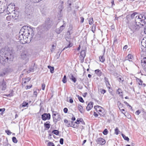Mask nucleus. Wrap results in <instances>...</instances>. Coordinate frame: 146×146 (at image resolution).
Returning <instances> with one entry per match:
<instances>
[{
	"label": "nucleus",
	"instance_id": "680f3d73",
	"mask_svg": "<svg viewBox=\"0 0 146 146\" xmlns=\"http://www.w3.org/2000/svg\"><path fill=\"white\" fill-rule=\"evenodd\" d=\"M72 120L73 121H75L76 120V118L74 116L73 117L71 118Z\"/></svg>",
	"mask_w": 146,
	"mask_h": 146
},
{
	"label": "nucleus",
	"instance_id": "4468645a",
	"mask_svg": "<svg viewBox=\"0 0 146 146\" xmlns=\"http://www.w3.org/2000/svg\"><path fill=\"white\" fill-rule=\"evenodd\" d=\"M97 141L98 144L101 145H104L106 143L105 140L102 138H99L97 139Z\"/></svg>",
	"mask_w": 146,
	"mask_h": 146
},
{
	"label": "nucleus",
	"instance_id": "c9c22d12",
	"mask_svg": "<svg viewBox=\"0 0 146 146\" xmlns=\"http://www.w3.org/2000/svg\"><path fill=\"white\" fill-rule=\"evenodd\" d=\"M117 105L119 109H120V108H122L123 107V104L120 102L119 101L117 102Z\"/></svg>",
	"mask_w": 146,
	"mask_h": 146
},
{
	"label": "nucleus",
	"instance_id": "79ce46f5",
	"mask_svg": "<svg viewBox=\"0 0 146 146\" xmlns=\"http://www.w3.org/2000/svg\"><path fill=\"white\" fill-rule=\"evenodd\" d=\"M106 86L107 87V88L108 89H110V83H109V82H106Z\"/></svg>",
	"mask_w": 146,
	"mask_h": 146
},
{
	"label": "nucleus",
	"instance_id": "58836bf2",
	"mask_svg": "<svg viewBox=\"0 0 146 146\" xmlns=\"http://www.w3.org/2000/svg\"><path fill=\"white\" fill-rule=\"evenodd\" d=\"M100 92L102 94H104L106 92V90L103 89H100Z\"/></svg>",
	"mask_w": 146,
	"mask_h": 146
},
{
	"label": "nucleus",
	"instance_id": "603ef678",
	"mask_svg": "<svg viewBox=\"0 0 146 146\" xmlns=\"http://www.w3.org/2000/svg\"><path fill=\"white\" fill-rule=\"evenodd\" d=\"M124 103L127 106H129V107H130L131 108H132V107H131V106H130L129 104L127 103L126 102H124Z\"/></svg>",
	"mask_w": 146,
	"mask_h": 146
},
{
	"label": "nucleus",
	"instance_id": "49530a36",
	"mask_svg": "<svg viewBox=\"0 0 146 146\" xmlns=\"http://www.w3.org/2000/svg\"><path fill=\"white\" fill-rule=\"evenodd\" d=\"M93 115L95 117H97L98 116V113L94 111Z\"/></svg>",
	"mask_w": 146,
	"mask_h": 146
},
{
	"label": "nucleus",
	"instance_id": "f704fd0d",
	"mask_svg": "<svg viewBox=\"0 0 146 146\" xmlns=\"http://www.w3.org/2000/svg\"><path fill=\"white\" fill-rule=\"evenodd\" d=\"M62 81L64 83H66V82H67V80H66V75H64V77L62 79Z\"/></svg>",
	"mask_w": 146,
	"mask_h": 146
},
{
	"label": "nucleus",
	"instance_id": "ea45409f",
	"mask_svg": "<svg viewBox=\"0 0 146 146\" xmlns=\"http://www.w3.org/2000/svg\"><path fill=\"white\" fill-rule=\"evenodd\" d=\"M108 131L107 129H105L103 132V133L104 135H106L108 134Z\"/></svg>",
	"mask_w": 146,
	"mask_h": 146
},
{
	"label": "nucleus",
	"instance_id": "a878e982",
	"mask_svg": "<svg viewBox=\"0 0 146 146\" xmlns=\"http://www.w3.org/2000/svg\"><path fill=\"white\" fill-rule=\"evenodd\" d=\"M13 90H11V93L8 94H4V96H6L7 97H11L13 96Z\"/></svg>",
	"mask_w": 146,
	"mask_h": 146
},
{
	"label": "nucleus",
	"instance_id": "4d7b16f0",
	"mask_svg": "<svg viewBox=\"0 0 146 146\" xmlns=\"http://www.w3.org/2000/svg\"><path fill=\"white\" fill-rule=\"evenodd\" d=\"M64 122L65 123L68 124V121L66 119H65L64 120Z\"/></svg>",
	"mask_w": 146,
	"mask_h": 146
},
{
	"label": "nucleus",
	"instance_id": "c85d7f7f",
	"mask_svg": "<svg viewBox=\"0 0 146 146\" xmlns=\"http://www.w3.org/2000/svg\"><path fill=\"white\" fill-rule=\"evenodd\" d=\"M77 97H78V99L80 102L82 103H84V100L80 96L78 95L77 96Z\"/></svg>",
	"mask_w": 146,
	"mask_h": 146
},
{
	"label": "nucleus",
	"instance_id": "4be33fe9",
	"mask_svg": "<svg viewBox=\"0 0 146 146\" xmlns=\"http://www.w3.org/2000/svg\"><path fill=\"white\" fill-rule=\"evenodd\" d=\"M78 110L80 111V112L82 113L84 112V111L83 108L82 106L80 104H78Z\"/></svg>",
	"mask_w": 146,
	"mask_h": 146
},
{
	"label": "nucleus",
	"instance_id": "864d4df0",
	"mask_svg": "<svg viewBox=\"0 0 146 146\" xmlns=\"http://www.w3.org/2000/svg\"><path fill=\"white\" fill-rule=\"evenodd\" d=\"M128 46L127 45H125L123 47V49L125 51L126 49L127 48Z\"/></svg>",
	"mask_w": 146,
	"mask_h": 146
},
{
	"label": "nucleus",
	"instance_id": "a19ab883",
	"mask_svg": "<svg viewBox=\"0 0 146 146\" xmlns=\"http://www.w3.org/2000/svg\"><path fill=\"white\" fill-rule=\"evenodd\" d=\"M96 26L95 25L93 24L92 27V31L94 33L95 31Z\"/></svg>",
	"mask_w": 146,
	"mask_h": 146
},
{
	"label": "nucleus",
	"instance_id": "a18cd8bd",
	"mask_svg": "<svg viewBox=\"0 0 146 146\" xmlns=\"http://www.w3.org/2000/svg\"><path fill=\"white\" fill-rule=\"evenodd\" d=\"M5 108H3L2 109H0V111H2V112L1 113V114H3V112L5 111Z\"/></svg>",
	"mask_w": 146,
	"mask_h": 146
},
{
	"label": "nucleus",
	"instance_id": "69168bd1",
	"mask_svg": "<svg viewBox=\"0 0 146 146\" xmlns=\"http://www.w3.org/2000/svg\"><path fill=\"white\" fill-rule=\"evenodd\" d=\"M88 76L90 78L91 76V75H90V74H89Z\"/></svg>",
	"mask_w": 146,
	"mask_h": 146
},
{
	"label": "nucleus",
	"instance_id": "052dcab7",
	"mask_svg": "<svg viewBox=\"0 0 146 146\" xmlns=\"http://www.w3.org/2000/svg\"><path fill=\"white\" fill-rule=\"evenodd\" d=\"M104 80L105 81V82H109L108 79L106 77H105L104 78Z\"/></svg>",
	"mask_w": 146,
	"mask_h": 146
},
{
	"label": "nucleus",
	"instance_id": "cd10ccee",
	"mask_svg": "<svg viewBox=\"0 0 146 146\" xmlns=\"http://www.w3.org/2000/svg\"><path fill=\"white\" fill-rule=\"evenodd\" d=\"M52 133L56 135H58L59 134V131L56 130H54L52 131Z\"/></svg>",
	"mask_w": 146,
	"mask_h": 146
},
{
	"label": "nucleus",
	"instance_id": "5701e85b",
	"mask_svg": "<svg viewBox=\"0 0 146 146\" xmlns=\"http://www.w3.org/2000/svg\"><path fill=\"white\" fill-rule=\"evenodd\" d=\"M27 52L25 51H23L21 53V56L23 58H26L27 56Z\"/></svg>",
	"mask_w": 146,
	"mask_h": 146
},
{
	"label": "nucleus",
	"instance_id": "de8ad7c7",
	"mask_svg": "<svg viewBox=\"0 0 146 146\" xmlns=\"http://www.w3.org/2000/svg\"><path fill=\"white\" fill-rule=\"evenodd\" d=\"M64 140L63 138H61L60 140V144L62 145L63 143Z\"/></svg>",
	"mask_w": 146,
	"mask_h": 146
},
{
	"label": "nucleus",
	"instance_id": "5fc2aeb1",
	"mask_svg": "<svg viewBox=\"0 0 146 146\" xmlns=\"http://www.w3.org/2000/svg\"><path fill=\"white\" fill-rule=\"evenodd\" d=\"M80 19H81V23H82L84 21V19L83 17H81L80 18Z\"/></svg>",
	"mask_w": 146,
	"mask_h": 146
},
{
	"label": "nucleus",
	"instance_id": "bb28decb",
	"mask_svg": "<svg viewBox=\"0 0 146 146\" xmlns=\"http://www.w3.org/2000/svg\"><path fill=\"white\" fill-rule=\"evenodd\" d=\"M99 60L100 62H103L105 61V59L103 56H100L99 57Z\"/></svg>",
	"mask_w": 146,
	"mask_h": 146
},
{
	"label": "nucleus",
	"instance_id": "6e6552de",
	"mask_svg": "<svg viewBox=\"0 0 146 146\" xmlns=\"http://www.w3.org/2000/svg\"><path fill=\"white\" fill-rule=\"evenodd\" d=\"M42 118L43 120L45 121L50 119L51 116L49 113H44L41 115Z\"/></svg>",
	"mask_w": 146,
	"mask_h": 146
},
{
	"label": "nucleus",
	"instance_id": "2f4dec72",
	"mask_svg": "<svg viewBox=\"0 0 146 146\" xmlns=\"http://www.w3.org/2000/svg\"><path fill=\"white\" fill-rule=\"evenodd\" d=\"M28 103L26 102H24L22 104V106L24 108L26 106L28 107L27 105H28Z\"/></svg>",
	"mask_w": 146,
	"mask_h": 146
},
{
	"label": "nucleus",
	"instance_id": "a211bd4d",
	"mask_svg": "<svg viewBox=\"0 0 146 146\" xmlns=\"http://www.w3.org/2000/svg\"><path fill=\"white\" fill-rule=\"evenodd\" d=\"M116 93L118 94L119 96H121L122 98L123 97V92L121 89L119 88L117 90Z\"/></svg>",
	"mask_w": 146,
	"mask_h": 146
},
{
	"label": "nucleus",
	"instance_id": "338daca9",
	"mask_svg": "<svg viewBox=\"0 0 146 146\" xmlns=\"http://www.w3.org/2000/svg\"><path fill=\"white\" fill-rule=\"evenodd\" d=\"M18 117V115L17 114H16L15 115V118H16L17 117Z\"/></svg>",
	"mask_w": 146,
	"mask_h": 146
},
{
	"label": "nucleus",
	"instance_id": "1a4fd4ad",
	"mask_svg": "<svg viewBox=\"0 0 146 146\" xmlns=\"http://www.w3.org/2000/svg\"><path fill=\"white\" fill-rule=\"evenodd\" d=\"M85 55L86 53L85 51L84 50H82L79 56V60L81 63H83L84 62Z\"/></svg>",
	"mask_w": 146,
	"mask_h": 146
},
{
	"label": "nucleus",
	"instance_id": "f8f14e48",
	"mask_svg": "<svg viewBox=\"0 0 146 146\" xmlns=\"http://www.w3.org/2000/svg\"><path fill=\"white\" fill-rule=\"evenodd\" d=\"M15 14L13 13L12 15L7 16L6 17L7 20L8 21H13L14 19H16L15 18Z\"/></svg>",
	"mask_w": 146,
	"mask_h": 146
},
{
	"label": "nucleus",
	"instance_id": "9d476101",
	"mask_svg": "<svg viewBox=\"0 0 146 146\" xmlns=\"http://www.w3.org/2000/svg\"><path fill=\"white\" fill-rule=\"evenodd\" d=\"M94 108L97 112H99L98 113L100 115H102L103 112L102 110V107L99 106H94Z\"/></svg>",
	"mask_w": 146,
	"mask_h": 146
},
{
	"label": "nucleus",
	"instance_id": "0eeeda50",
	"mask_svg": "<svg viewBox=\"0 0 146 146\" xmlns=\"http://www.w3.org/2000/svg\"><path fill=\"white\" fill-rule=\"evenodd\" d=\"M52 116L54 121L57 122L61 119V115L57 112H53Z\"/></svg>",
	"mask_w": 146,
	"mask_h": 146
},
{
	"label": "nucleus",
	"instance_id": "2eb2a0df",
	"mask_svg": "<svg viewBox=\"0 0 146 146\" xmlns=\"http://www.w3.org/2000/svg\"><path fill=\"white\" fill-rule=\"evenodd\" d=\"M133 56L131 54H129L125 58V60H128L130 62H132L133 59Z\"/></svg>",
	"mask_w": 146,
	"mask_h": 146
},
{
	"label": "nucleus",
	"instance_id": "6e6d98bb",
	"mask_svg": "<svg viewBox=\"0 0 146 146\" xmlns=\"http://www.w3.org/2000/svg\"><path fill=\"white\" fill-rule=\"evenodd\" d=\"M34 95L35 96V97H36L37 96V92L36 91H34Z\"/></svg>",
	"mask_w": 146,
	"mask_h": 146
},
{
	"label": "nucleus",
	"instance_id": "39448f33",
	"mask_svg": "<svg viewBox=\"0 0 146 146\" xmlns=\"http://www.w3.org/2000/svg\"><path fill=\"white\" fill-rule=\"evenodd\" d=\"M31 80V78L29 77H26L23 78L22 80V85L23 86H25V88L27 90L31 88L33 86L32 84H30L29 85H27L28 83Z\"/></svg>",
	"mask_w": 146,
	"mask_h": 146
},
{
	"label": "nucleus",
	"instance_id": "774afa93",
	"mask_svg": "<svg viewBox=\"0 0 146 146\" xmlns=\"http://www.w3.org/2000/svg\"><path fill=\"white\" fill-rule=\"evenodd\" d=\"M3 0H0V5L1 4Z\"/></svg>",
	"mask_w": 146,
	"mask_h": 146
},
{
	"label": "nucleus",
	"instance_id": "20e7f679",
	"mask_svg": "<svg viewBox=\"0 0 146 146\" xmlns=\"http://www.w3.org/2000/svg\"><path fill=\"white\" fill-rule=\"evenodd\" d=\"M4 52L2 50H0V62L3 64L7 62L9 60L8 57L7 56L6 53H4Z\"/></svg>",
	"mask_w": 146,
	"mask_h": 146
},
{
	"label": "nucleus",
	"instance_id": "b1692460",
	"mask_svg": "<svg viewBox=\"0 0 146 146\" xmlns=\"http://www.w3.org/2000/svg\"><path fill=\"white\" fill-rule=\"evenodd\" d=\"M91 109V103L90 102L88 105L86 109L88 111L90 110Z\"/></svg>",
	"mask_w": 146,
	"mask_h": 146
},
{
	"label": "nucleus",
	"instance_id": "72a5a7b5",
	"mask_svg": "<svg viewBox=\"0 0 146 146\" xmlns=\"http://www.w3.org/2000/svg\"><path fill=\"white\" fill-rule=\"evenodd\" d=\"M47 146H55V145L53 143L49 141L48 143Z\"/></svg>",
	"mask_w": 146,
	"mask_h": 146
},
{
	"label": "nucleus",
	"instance_id": "dca6fc26",
	"mask_svg": "<svg viewBox=\"0 0 146 146\" xmlns=\"http://www.w3.org/2000/svg\"><path fill=\"white\" fill-rule=\"evenodd\" d=\"M50 122L49 121H46L44 123V126L45 129L48 130L50 128Z\"/></svg>",
	"mask_w": 146,
	"mask_h": 146
},
{
	"label": "nucleus",
	"instance_id": "3c124183",
	"mask_svg": "<svg viewBox=\"0 0 146 146\" xmlns=\"http://www.w3.org/2000/svg\"><path fill=\"white\" fill-rule=\"evenodd\" d=\"M117 80L119 82H120V81H121L123 82L124 81L123 79L122 80V78L120 77L118 78H117Z\"/></svg>",
	"mask_w": 146,
	"mask_h": 146
},
{
	"label": "nucleus",
	"instance_id": "f03ea898",
	"mask_svg": "<svg viewBox=\"0 0 146 146\" xmlns=\"http://www.w3.org/2000/svg\"><path fill=\"white\" fill-rule=\"evenodd\" d=\"M126 23L129 28L130 29L133 33L138 31L140 28L142 27L141 25L139 24L135 21L128 22Z\"/></svg>",
	"mask_w": 146,
	"mask_h": 146
},
{
	"label": "nucleus",
	"instance_id": "aec40b11",
	"mask_svg": "<svg viewBox=\"0 0 146 146\" xmlns=\"http://www.w3.org/2000/svg\"><path fill=\"white\" fill-rule=\"evenodd\" d=\"M7 10L9 12V13H10L14 11V9L13 8L12 6L9 5L7 8Z\"/></svg>",
	"mask_w": 146,
	"mask_h": 146
},
{
	"label": "nucleus",
	"instance_id": "f257e3e1",
	"mask_svg": "<svg viewBox=\"0 0 146 146\" xmlns=\"http://www.w3.org/2000/svg\"><path fill=\"white\" fill-rule=\"evenodd\" d=\"M33 31L28 27L23 26L21 29L19 33V39L23 44L27 42L29 37H30V34L32 33Z\"/></svg>",
	"mask_w": 146,
	"mask_h": 146
},
{
	"label": "nucleus",
	"instance_id": "412c9836",
	"mask_svg": "<svg viewBox=\"0 0 146 146\" xmlns=\"http://www.w3.org/2000/svg\"><path fill=\"white\" fill-rule=\"evenodd\" d=\"M95 73L98 76H100L102 75V72L99 69L96 70H95Z\"/></svg>",
	"mask_w": 146,
	"mask_h": 146
},
{
	"label": "nucleus",
	"instance_id": "f3484780",
	"mask_svg": "<svg viewBox=\"0 0 146 146\" xmlns=\"http://www.w3.org/2000/svg\"><path fill=\"white\" fill-rule=\"evenodd\" d=\"M71 123V125L70 123L67 124L68 126V127L71 126L74 128H78L79 125L75 123V122H73L72 121Z\"/></svg>",
	"mask_w": 146,
	"mask_h": 146
},
{
	"label": "nucleus",
	"instance_id": "4c0bfd02",
	"mask_svg": "<svg viewBox=\"0 0 146 146\" xmlns=\"http://www.w3.org/2000/svg\"><path fill=\"white\" fill-rule=\"evenodd\" d=\"M119 130L117 127H116L115 129V133L117 135L119 134Z\"/></svg>",
	"mask_w": 146,
	"mask_h": 146
},
{
	"label": "nucleus",
	"instance_id": "e433bc0d",
	"mask_svg": "<svg viewBox=\"0 0 146 146\" xmlns=\"http://www.w3.org/2000/svg\"><path fill=\"white\" fill-rule=\"evenodd\" d=\"M12 141L15 143H17L18 142L17 139L15 137H13Z\"/></svg>",
	"mask_w": 146,
	"mask_h": 146
},
{
	"label": "nucleus",
	"instance_id": "bf43d9fd",
	"mask_svg": "<svg viewBox=\"0 0 146 146\" xmlns=\"http://www.w3.org/2000/svg\"><path fill=\"white\" fill-rule=\"evenodd\" d=\"M69 102L70 103H72L73 102V101L72 98H70V99Z\"/></svg>",
	"mask_w": 146,
	"mask_h": 146
},
{
	"label": "nucleus",
	"instance_id": "e2e57ef3",
	"mask_svg": "<svg viewBox=\"0 0 146 146\" xmlns=\"http://www.w3.org/2000/svg\"><path fill=\"white\" fill-rule=\"evenodd\" d=\"M80 49V45L77 48V50H79Z\"/></svg>",
	"mask_w": 146,
	"mask_h": 146
},
{
	"label": "nucleus",
	"instance_id": "ddd939ff",
	"mask_svg": "<svg viewBox=\"0 0 146 146\" xmlns=\"http://www.w3.org/2000/svg\"><path fill=\"white\" fill-rule=\"evenodd\" d=\"M75 123L78 125L80 123L84 125H85V123L83 119L81 118H78L75 122Z\"/></svg>",
	"mask_w": 146,
	"mask_h": 146
},
{
	"label": "nucleus",
	"instance_id": "c756f323",
	"mask_svg": "<svg viewBox=\"0 0 146 146\" xmlns=\"http://www.w3.org/2000/svg\"><path fill=\"white\" fill-rule=\"evenodd\" d=\"M70 79L74 82V83H75L76 81V78L74 77L73 75L71 76V78Z\"/></svg>",
	"mask_w": 146,
	"mask_h": 146
},
{
	"label": "nucleus",
	"instance_id": "37998d69",
	"mask_svg": "<svg viewBox=\"0 0 146 146\" xmlns=\"http://www.w3.org/2000/svg\"><path fill=\"white\" fill-rule=\"evenodd\" d=\"M5 132L9 135H10L11 133V132L9 130H6Z\"/></svg>",
	"mask_w": 146,
	"mask_h": 146
},
{
	"label": "nucleus",
	"instance_id": "7ed1b4c3",
	"mask_svg": "<svg viewBox=\"0 0 146 146\" xmlns=\"http://www.w3.org/2000/svg\"><path fill=\"white\" fill-rule=\"evenodd\" d=\"M135 21L139 24L142 25L141 26H144L146 23V18L145 16L142 14H138L135 19Z\"/></svg>",
	"mask_w": 146,
	"mask_h": 146
},
{
	"label": "nucleus",
	"instance_id": "393cba45",
	"mask_svg": "<svg viewBox=\"0 0 146 146\" xmlns=\"http://www.w3.org/2000/svg\"><path fill=\"white\" fill-rule=\"evenodd\" d=\"M48 68L50 69V71L51 73H53L54 72V68L53 67L50 66H48Z\"/></svg>",
	"mask_w": 146,
	"mask_h": 146
},
{
	"label": "nucleus",
	"instance_id": "8fccbe9b",
	"mask_svg": "<svg viewBox=\"0 0 146 146\" xmlns=\"http://www.w3.org/2000/svg\"><path fill=\"white\" fill-rule=\"evenodd\" d=\"M141 112V111H140L139 110H138L135 112V114L137 115H138Z\"/></svg>",
	"mask_w": 146,
	"mask_h": 146
},
{
	"label": "nucleus",
	"instance_id": "09e8293b",
	"mask_svg": "<svg viewBox=\"0 0 146 146\" xmlns=\"http://www.w3.org/2000/svg\"><path fill=\"white\" fill-rule=\"evenodd\" d=\"M63 111L65 113H67L68 111V109L67 108H64L63 110Z\"/></svg>",
	"mask_w": 146,
	"mask_h": 146
},
{
	"label": "nucleus",
	"instance_id": "9b49d317",
	"mask_svg": "<svg viewBox=\"0 0 146 146\" xmlns=\"http://www.w3.org/2000/svg\"><path fill=\"white\" fill-rule=\"evenodd\" d=\"M141 64L142 68L146 72V57H144L141 60Z\"/></svg>",
	"mask_w": 146,
	"mask_h": 146
},
{
	"label": "nucleus",
	"instance_id": "c03bdc74",
	"mask_svg": "<svg viewBox=\"0 0 146 146\" xmlns=\"http://www.w3.org/2000/svg\"><path fill=\"white\" fill-rule=\"evenodd\" d=\"M41 87H42V90H44L45 89V84L44 83L42 84Z\"/></svg>",
	"mask_w": 146,
	"mask_h": 146
},
{
	"label": "nucleus",
	"instance_id": "473e14b6",
	"mask_svg": "<svg viewBox=\"0 0 146 146\" xmlns=\"http://www.w3.org/2000/svg\"><path fill=\"white\" fill-rule=\"evenodd\" d=\"M72 46V44H71L70 42H69V44L67 46H66L64 49L63 50H64L65 48H70Z\"/></svg>",
	"mask_w": 146,
	"mask_h": 146
},
{
	"label": "nucleus",
	"instance_id": "423d86ee",
	"mask_svg": "<svg viewBox=\"0 0 146 146\" xmlns=\"http://www.w3.org/2000/svg\"><path fill=\"white\" fill-rule=\"evenodd\" d=\"M138 14L139 13H137L134 12L130 15H127L126 17V19L127 20L126 22L135 21V20H133V18H134L135 19L136 16L137 17Z\"/></svg>",
	"mask_w": 146,
	"mask_h": 146
},
{
	"label": "nucleus",
	"instance_id": "13d9d810",
	"mask_svg": "<svg viewBox=\"0 0 146 146\" xmlns=\"http://www.w3.org/2000/svg\"><path fill=\"white\" fill-rule=\"evenodd\" d=\"M114 3V0H112L111 1V3L112 6H113V5H115Z\"/></svg>",
	"mask_w": 146,
	"mask_h": 146
},
{
	"label": "nucleus",
	"instance_id": "7c9ffc66",
	"mask_svg": "<svg viewBox=\"0 0 146 146\" xmlns=\"http://www.w3.org/2000/svg\"><path fill=\"white\" fill-rule=\"evenodd\" d=\"M122 135L125 140H126L127 141H129V139L126 136L124 135L123 134H122Z\"/></svg>",
	"mask_w": 146,
	"mask_h": 146
},
{
	"label": "nucleus",
	"instance_id": "0e129e2a",
	"mask_svg": "<svg viewBox=\"0 0 146 146\" xmlns=\"http://www.w3.org/2000/svg\"><path fill=\"white\" fill-rule=\"evenodd\" d=\"M86 141V140H84L83 141V144H84Z\"/></svg>",
	"mask_w": 146,
	"mask_h": 146
},
{
	"label": "nucleus",
	"instance_id": "6ab92c4d",
	"mask_svg": "<svg viewBox=\"0 0 146 146\" xmlns=\"http://www.w3.org/2000/svg\"><path fill=\"white\" fill-rule=\"evenodd\" d=\"M1 86H2V90H5L7 88L6 83V82L3 80L1 83Z\"/></svg>",
	"mask_w": 146,
	"mask_h": 146
}]
</instances>
